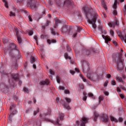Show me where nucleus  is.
Instances as JSON below:
<instances>
[{
  "instance_id": "nucleus-1",
  "label": "nucleus",
  "mask_w": 126,
  "mask_h": 126,
  "mask_svg": "<svg viewBox=\"0 0 126 126\" xmlns=\"http://www.w3.org/2000/svg\"><path fill=\"white\" fill-rule=\"evenodd\" d=\"M122 56H123V53H120L118 56V60L117 61L116 58H117V54H113L112 58L114 60L115 63L117 64V70L118 71H121L123 70L124 68V64L123 63V60H122Z\"/></svg>"
},
{
  "instance_id": "nucleus-2",
  "label": "nucleus",
  "mask_w": 126,
  "mask_h": 126,
  "mask_svg": "<svg viewBox=\"0 0 126 126\" xmlns=\"http://www.w3.org/2000/svg\"><path fill=\"white\" fill-rule=\"evenodd\" d=\"M44 120L46 122H50L51 123H52V124H54V125H57V126H62V124H60L59 122L63 120V114H60L56 122H54L53 120H50L48 118H44Z\"/></svg>"
},
{
  "instance_id": "nucleus-3",
  "label": "nucleus",
  "mask_w": 126,
  "mask_h": 126,
  "mask_svg": "<svg viewBox=\"0 0 126 126\" xmlns=\"http://www.w3.org/2000/svg\"><path fill=\"white\" fill-rule=\"evenodd\" d=\"M98 17V14L97 13H94V16L93 17V19L89 20V23L90 24L92 25V27H93L94 29H96L97 28V26H96V21L97 20V18Z\"/></svg>"
},
{
  "instance_id": "nucleus-4",
  "label": "nucleus",
  "mask_w": 126,
  "mask_h": 126,
  "mask_svg": "<svg viewBox=\"0 0 126 126\" xmlns=\"http://www.w3.org/2000/svg\"><path fill=\"white\" fill-rule=\"evenodd\" d=\"M14 30L16 34L18 42L19 43V44H20V43L22 42V39H21V36H20V35H19V33H20L21 32L19 31L18 29H17L16 27L14 28Z\"/></svg>"
},
{
  "instance_id": "nucleus-5",
  "label": "nucleus",
  "mask_w": 126,
  "mask_h": 126,
  "mask_svg": "<svg viewBox=\"0 0 126 126\" xmlns=\"http://www.w3.org/2000/svg\"><path fill=\"white\" fill-rule=\"evenodd\" d=\"M28 3L32 9L36 10L37 8V5L35 3V0H30L28 1Z\"/></svg>"
},
{
  "instance_id": "nucleus-6",
  "label": "nucleus",
  "mask_w": 126,
  "mask_h": 126,
  "mask_svg": "<svg viewBox=\"0 0 126 126\" xmlns=\"http://www.w3.org/2000/svg\"><path fill=\"white\" fill-rule=\"evenodd\" d=\"M80 126H85V124L88 123V119L86 117H83L80 121Z\"/></svg>"
},
{
  "instance_id": "nucleus-7",
  "label": "nucleus",
  "mask_w": 126,
  "mask_h": 126,
  "mask_svg": "<svg viewBox=\"0 0 126 126\" xmlns=\"http://www.w3.org/2000/svg\"><path fill=\"white\" fill-rule=\"evenodd\" d=\"M101 120L104 123H108V121H109V118L108 117V115L106 114H102L101 116Z\"/></svg>"
},
{
  "instance_id": "nucleus-8",
  "label": "nucleus",
  "mask_w": 126,
  "mask_h": 126,
  "mask_svg": "<svg viewBox=\"0 0 126 126\" xmlns=\"http://www.w3.org/2000/svg\"><path fill=\"white\" fill-rule=\"evenodd\" d=\"M108 25L110 27H115V25H116L117 26H119V21H118V19H115V23H109L108 24Z\"/></svg>"
},
{
  "instance_id": "nucleus-9",
  "label": "nucleus",
  "mask_w": 126,
  "mask_h": 126,
  "mask_svg": "<svg viewBox=\"0 0 126 126\" xmlns=\"http://www.w3.org/2000/svg\"><path fill=\"white\" fill-rule=\"evenodd\" d=\"M9 50L10 51H13V50H17V47H16V45L14 43H11L10 44Z\"/></svg>"
},
{
  "instance_id": "nucleus-10",
  "label": "nucleus",
  "mask_w": 126,
  "mask_h": 126,
  "mask_svg": "<svg viewBox=\"0 0 126 126\" xmlns=\"http://www.w3.org/2000/svg\"><path fill=\"white\" fill-rule=\"evenodd\" d=\"M102 38L105 40V42L106 44H108L110 41H111V38L110 36H104V35H102Z\"/></svg>"
},
{
  "instance_id": "nucleus-11",
  "label": "nucleus",
  "mask_w": 126,
  "mask_h": 126,
  "mask_svg": "<svg viewBox=\"0 0 126 126\" xmlns=\"http://www.w3.org/2000/svg\"><path fill=\"white\" fill-rule=\"evenodd\" d=\"M50 83V81L49 80H47L45 81H42L39 83L40 85H48Z\"/></svg>"
},
{
  "instance_id": "nucleus-12",
  "label": "nucleus",
  "mask_w": 126,
  "mask_h": 126,
  "mask_svg": "<svg viewBox=\"0 0 126 126\" xmlns=\"http://www.w3.org/2000/svg\"><path fill=\"white\" fill-rule=\"evenodd\" d=\"M99 117V113H97V112L94 111V122H96L97 121V119H98Z\"/></svg>"
},
{
  "instance_id": "nucleus-13",
  "label": "nucleus",
  "mask_w": 126,
  "mask_h": 126,
  "mask_svg": "<svg viewBox=\"0 0 126 126\" xmlns=\"http://www.w3.org/2000/svg\"><path fill=\"white\" fill-rule=\"evenodd\" d=\"M116 79L117 81H119V82H121L122 84H125V82L123 81V79L121 78V77L116 76Z\"/></svg>"
},
{
  "instance_id": "nucleus-14",
  "label": "nucleus",
  "mask_w": 126,
  "mask_h": 126,
  "mask_svg": "<svg viewBox=\"0 0 126 126\" xmlns=\"http://www.w3.org/2000/svg\"><path fill=\"white\" fill-rule=\"evenodd\" d=\"M12 77L14 79V80H19V76H18V74H12Z\"/></svg>"
},
{
  "instance_id": "nucleus-15",
  "label": "nucleus",
  "mask_w": 126,
  "mask_h": 126,
  "mask_svg": "<svg viewBox=\"0 0 126 126\" xmlns=\"http://www.w3.org/2000/svg\"><path fill=\"white\" fill-rule=\"evenodd\" d=\"M13 116H14V113L11 112L8 118L9 122H10V123L12 122V117H13Z\"/></svg>"
},
{
  "instance_id": "nucleus-16",
  "label": "nucleus",
  "mask_w": 126,
  "mask_h": 126,
  "mask_svg": "<svg viewBox=\"0 0 126 126\" xmlns=\"http://www.w3.org/2000/svg\"><path fill=\"white\" fill-rule=\"evenodd\" d=\"M110 120L111 122H115V123H118L119 122V120L113 116H110Z\"/></svg>"
},
{
  "instance_id": "nucleus-17",
  "label": "nucleus",
  "mask_w": 126,
  "mask_h": 126,
  "mask_svg": "<svg viewBox=\"0 0 126 126\" xmlns=\"http://www.w3.org/2000/svg\"><path fill=\"white\" fill-rule=\"evenodd\" d=\"M59 23H63V21L58 19H57V20H55V24L56 26H58V24H59Z\"/></svg>"
},
{
  "instance_id": "nucleus-18",
  "label": "nucleus",
  "mask_w": 126,
  "mask_h": 126,
  "mask_svg": "<svg viewBox=\"0 0 126 126\" xmlns=\"http://www.w3.org/2000/svg\"><path fill=\"white\" fill-rule=\"evenodd\" d=\"M117 34H118L119 37H120V38H121V40H124V36H123V34H122L121 32L118 31Z\"/></svg>"
},
{
  "instance_id": "nucleus-19",
  "label": "nucleus",
  "mask_w": 126,
  "mask_h": 126,
  "mask_svg": "<svg viewBox=\"0 0 126 126\" xmlns=\"http://www.w3.org/2000/svg\"><path fill=\"white\" fill-rule=\"evenodd\" d=\"M16 106V104H12L10 106V113H11V112L13 111V109L15 108Z\"/></svg>"
},
{
  "instance_id": "nucleus-20",
  "label": "nucleus",
  "mask_w": 126,
  "mask_h": 126,
  "mask_svg": "<svg viewBox=\"0 0 126 126\" xmlns=\"http://www.w3.org/2000/svg\"><path fill=\"white\" fill-rule=\"evenodd\" d=\"M57 41L55 39H52V40H50V39H47V43H48V44H52V43H56Z\"/></svg>"
},
{
  "instance_id": "nucleus-21",
  "label": "nucleus",
  "mask_w": 126,
  "mask_h": 126,
  "mask_svg": "<svg viewBox=\"0 0 126 126\" xmlns=\"http://www.w3.org/2000/svg\"><path fill=\"white\" fill-rule=\"evenodd\" d=\"M101 4H102L103 7L105 8V10L107 9V5H106V3H105V0H102L101 1Z\"/></svg>"
},
{
  "instance_id": "nucleus-22",
  "label": "nucleus",
  "mask_w": 126,
  "mask_h": 126,
  "mask_svg": "<svg viewBox=\"0 0 126 126\" xmlns=\"http://www.w3.org/2000/svg\"><path fill=\"white\" fill-rule=\"evenodd\" d=\"M64 57L65 59H66V60H67V59H68V60H70V61H71V57L68 56V55H67V53H64Z\"/></svg>"
},
{
  "instance_id": "nucleus-23",
  "label": "nucleus",
  "mask_w": 126,
  "mask_h": 126,
  "mask_svg": "<svg viewBox=\"0 0 126 126\" xmlns=\"http://www.w3.org/2000/svg\"><path fill=\"white\" fill-rule=\"evenodd\" d=\"M63 107L65 108V109H67V110H69V109H70V107L65 103H63Z\"/></svg>"
},
{
  "instance_id": "nucleus-24",
  "label": "nucleus",
  "mask_w": 126,
  "mask_h": 126,
  "mask_svg": "<svg viewBox=\"0 0 126 126\" xmlns=\"http://www.w3.org/2000/svg\"><path fill=\"white\" fill-rule=\"evenodd\" d=\"M83 95L84 96L83 97V101H86V100H87V96H86L87 94H86L85 92H83Z\"/></svg>"
},
{
  "instance_id": "nucleus-25",
  "label": "nucleus",
  "mask_w": 126,
  "mask_h": 126,
  "mask_svg": "<svg viewBox=\"0 0 126 126\" xmlns=\"http://www.w3.org/2000/svg\"><path fill=\"white\" fill-rule=\"evenodd\" d=\"M36 62V60L35 59V57L32 56L31 58V63H34Z\"/></svg>"
},
{
  "instance_id": "nucleus-26",
  "label": "nucleus",
  "mask_w": 126,
  "mask_h": 126,
  "mask_svg": "<svg viewBox=\"0 0 126 126\" xmlns=\"http://www.w3.org/2000/svg\"><path fill=\"white\" fill-rule=\"evenodd\" d=\"M51 33L52 34H53V35H59V33L56 32L55 31V30H54L53 29H51Z\"/></svg>"
},
{
  "instance_id": "nucleus-27",
  "label": "nucleus",
  "mask_w": 126,
  "mask_h": 126,
  "mask_svg": "<svg viewBox=\"0 0 126 126\" xmlns=\"http://www.w3.org/2000/svg\"><path fill=\"white\" fill-rule=\"evenodd\" d=\"M39 112V108H36V110L33 111V116H36L38 113Z\"/></svg>"
},
{
  "instance_id": "nucleus-28",
  "label": "nucleus",
  "mask_w": 126,
  "mask_h": 126,
  "mask_svg": "<svg viewBox=\"0 0 126 126\" xmlns=\"http://www.w3.org/2000/svg\"><path fill=\"white\" fill-rule=\"evenodd\" d=\"M3 2L4 3V6L6 8H8V5H7V1L6 0H2Z\"/></svg>"
},
{
  "instance_id": "nucleus-29",
  "label": "nucleus",
  "mask_w": 126,
  "mask_h": 126,
  "mask_svg": "<svg viewBox=\"0 0 126 126\" xmlns=\"http://www.w3.org/2000/svg\"><path fill=\"white\" fill-rule=\"evenodd\" d=\"M117 4H118V1H115L114 5H113V7L114 9H117Z\"/></svg>"
},
{
  "instance_id": "nucleus-30",
  "label": "nucleus",
  "mask_w": 126,
  "mask_h": 126,
  "mask_svg": "<svg viewBox=\"0 0 126 126\" xmlns=\"http://www.w3.org/2000/svg\"><path fill=\"white\" fill-rule=\"evenodd\" d=\"M88 96H89V97H92V98L94 100H95V96H94V95L93 94H92V93H89L88 94Z\"/></svg>"
},
{
  "instance_id": "nucleus-31",
  "label": "nucleus",
  "mask_w": 126,
  "mask_h": 126,
  "mask_svg": "<svg viewBox=\"0 0 126 126\" xmlns=\"http://www.w3.org/2000/svg\"><path fill=\"white\" fill-rule=\"evenodd\" d=\"M99 103H101V101L104 100V96H99L98 97Z\"/></svg>"
},
{
  "instance_id": "nucleus-32",
  "label": "nucleus",
  "mask_w": 126,
  "mask_h": 126,
  "mask_svg": "<svg viewBox=\"0 0 126 126\" xmlns=\"http://www.w3.org/2000/svg\"><path fill=\"white\" fill-rule=\"evenodd\" d=\"M61 31L62 32H67V28H65V27H64V28H62L61 29Z\"/></svg>"
},
{
  "instance_id": "nucleus-33",
  "label": "nucleus",
  "mask_w": 126,
  "mask_h": 126,
  "mask_svg": "<svg viewBox=\"0 0 126 126\" xmlns=\"http://www.w3.org/2000/svg\"><path fill=\"white\" fill-rule=\"evenodd\" d=\"M113 14L114 15H117L118 14V12L117 11V9H114L113 11Z\"/></svg>"
},
{
  "instance_id": "nucleus-34",
  "label": "nucleus",
  "mask_w": 126,
  "mask_h": 126,
  "mask_svg": "<svg viewBox=\"0 0 126 126\" xmlns=\"http://www.w3.org/2000/svg\"><path fill=\"white\" fill-rule=\"evenodd\" d=\"M124 15L126 17V5H125L124 6Z\"/></svg>"
},
{
  "instance_id": "nucleus-35",
  "label": "nucleus",
  "mask_w": 126,
  "mask_h": 126,
  "mask_svg": "<svg viewBox=\"0 0 126 126\" xmlns=\"http://www.w3.org/2000/svg\"><path fill=\"white\" fill-rule=\"evenodd\" d=\"M56 80H57L58 83H60L61 78H60V77L58 76L57 77H56Z\"/></svg>"
},
{
  "instance_id": "nucleus-36",
  "label": "nucleus",
  "mask_w": 126,
  "mask_h": 126,
  "mask_svg": "<svg viewBox=\"0 0 126 126\" xmlns=\"http://www.w3.org/2000/svg\"><path fill=\"white\" fill-rule=\"evenodd\" d=\"M65 100H66V102H67V103H70L71 102V99H70V98H68V97H65Z\"/></svg>"
},
{
  "instance_id": "nucleus-37",
  "label": "nucleus",
  "mask_w": 126,
  "mask_h": 126,
  "mask_svg": "<svg viewBox=\"0 0 126 126\" xmlns=\"http://www.w3.org/2000/svg\"><path fill=\"white\" fill-rule=\"evenodd\" d=\"M81 30H82V28H81L80 27H77V32H78L79 33V32H80Z\"/></svg>"
},
{
  "instance_id": "nucleus-38",
  "label": "nucleus",
  "mask_w": 126,
  "mask_h": 126,
  "mask_svg": "<svg viewBox=\"0 0 126 126\" xmlns=\"http://www.w3.org/2000/svg\"><path fill=\"white\" fill-rule=\"evenodd\" d=\"M111 83L112 85H116L117 84L115 80H111Z\"/></svg>"
},
{
  "instance_id": "nucleus-39",
  "label": "nucleus",
  "mask_w": 126,
  "mask_h": 126,
  "mask_svg": "<svg viewBox=\"0 0 126 126\" xmlns=\"http://www.w3.org/2000/svg\"><path fill=\"white\" fill-rule=\"evenodd\" d=\"M47 115H51V109H48L47 113L45 114L44 117H45V116H47Z\"/></svg>"
},
{
  "instance_id": "nucleus-40",
  "label": "nucleus",
  "mask_w": 126,
  "mask_h": 126,
  "mask_svg": "<svg viewBox=\"0 0 126 126\" xmlns=\"http://www.w3.org/2000/svg\"><path fill=\"white\" fill-rule=\"evenodd\" d=\"M33 38L34 40H35L37 45H38V37H37V36H34Z\"/></svg>"
},
{
  "instance_id": "nucleus-41",
  "label": "nucleus",
  "mask_w": 126,
  "mask_h": 126,
  "mask_svg": "<svg viewBox=\"0 0 126 126\" xmlns=\"http://www.w3.org/2000/svg\"><path fill=\"white\" fill-rule=\"evenodd\" d=\"M28 18H29V21H30L31 22H32V21H33V19H32V17H31V15H29L28 16Z\"/></svg>"
},
{
  "instance_id": "nucleus-42",
  "label": "nucleus",
  "mask_w": 126,
  "mask_h": 126,
  "mask_svg": "<svg viewBox=\"0 0 126 126\" xmlns=\"http://www.w3.org/2000/svg\"><path fill=\"white\" fill-rule=\"evenodd\" d=\"M79 87L81 89H84V86L82 84H79Z\"/></svg>"
},
{
  "instance_id": "nucleus-43",
  "label": "nucleus",
  "mask_w": 126,
  "mask_h": 126,
  "mask_svg": "<svg viewBox=\"0 0 126 126\" xmlns=\"http://www.w3.org/2000/svg\"><path fill=\"white\" fill-rule=\"evenodd\" d=\"M59 89L60 90H64V87L62 86L59 87Z\"/></svg>"
},
{
  "instance_id": "nucleus-44",
  "label": "nucleus",
  "mask_w": 126,
  "mask_h": 126,
  "mask_svg": "<svg viewBox=\"0 0 126 126\" xmlns=\"http://www.w3.org/2000/svg\"><path fill=\"white\" fill-rule=\"evenodd\" d=\"M28 34L29 36H32L33 35V32L32 31H30L28 32Z\"/></svg>"
},
{
  "instance_id": "nucleus-45",
  "label": "nucleus",
  "mask_w": 126,
  "mask_h": 126,
  "mask_svg": "<svg viewBox=\"0 0 126 126\" xmlns=\"http://www.w3.org/2000/svg\"><path fill=\"white\" fill-rule=\"evenodd\" d=\"M108 83H109V81H106L104 84V87H106V86H107L108 85Z\"/></svg>"
},
{
  "instance_id": "nucleus-46",
  "label": "nucleus",
  "mask_w": 126,
  "mask_h": 126,
  "mask_svg": "<svg viewBox=\"0 0 126 126\" xmlns=\"http://www.w3.org/2000/svg\"><path fill=\"white\" fill-rule=\"evenodd\" d=\"M10 16H15V13L12 12H10Z\"/></svg>"
},
{
  "instance_id": "nucleus-47",
  "label": "nucleus",
  "mask_w": 126,
  "mask_h": 126,
  "mask_svg": "<svg viewBox=\"0 0 126 126\" xmlns=\"http://www.w3.org/2000/svg\"><path fill=\"white\" fill-rule=\"evenodd\" d=\"M84 11L86 14V17H87V18H88V12L86 11L85 9H84Z\"/></svg>"
},
{
  "instance_id": "nucleus-48",
  "label": "nucleus",
  "mask_w": 126,
  "mask_h": 126,
  "mask_svg": "<svg viewBox=\"0 0 126 126\" xmlns=\"http://www.w3.org/2000/svg\"><path fill=\"white\" fill-rule=\"evenodd\" d=\"M24 0H17V1L19 3H22V2H23V1H24Z\"/></svg>"
},
{
  "instance_id": "nucleus-49",
  "label": "nucleus",
  "mask_w": 126,
  "mask_h": 126,
  "mask_svg": "<svg viewBox=\"0 0 126 126\" xmlns=\"http://www.w3.org/2000/svg\"><path fill=\"white\" fill-rule=\"evenodd\" d=\"M66 49L67 52H71V49H70V47H69V46H66Z\"/></svg>"
},
{
  "instance_id": "nucleus-50",
  "label": "nucleus",
  "mask_w": 126,
  "mask_h": 126,
  "mask_svg": "<svg viewBox=\"0 0 126 126\" xmlns=\"http://www.w3.org/2000/svg\"><path fill=\"white\" fill-rule=\"evenodd\" d=\"M120 88L123 90H126V89L123 85H120Z\"/></svg>"
},
{
  "instance_id": "nucleus-51",
  "label": "nucleus",
  "mask_w": 126,
  "mask_h": 126,
  "mask_svg": "<svg viewBox=\"0 0 126 126\" xmlns=\"http://www.w3.org/2000/svg\"><path fill=\"white\" fill-rule=\"evenodd\" d=\"M74 126H79V121H77Z\"/></svg>"
},
{
  "instance_id": "nucleus-52",
  "label": "nucleus",
  "mask_w": 126,
  "mask_h": 126,
  "mask_svg": "<svg viewBox=\"0 0 126 126\" xmlns=\"http://www.w3.org/2000/svg\"><path fill=\"white\" fill-rule=\"evenodd\" d=\"M76 36H77V32H75L73 33L72 37H74V38H75V37H76Z\"/></svg>"
},
{
  "instance_id": "nucleus-53",
  "label": "nucleus",
  "mask_w": 126,
  "mask_h": 126,
  "mask_svg": "<svg viewBox=\"0 0 126 126\" xmlns=\"http://www.w3.org/2000/svg\"><path fill=\"white\" fill-rule=\"evenodd\" d=\"M110 34H111V36H114V31L113 30H110Z\"/></svg>"
},
{
  "instance_id": "nucleus-54",
  "label": "nucleus",
  "mask_w": 126,
  "mask_h": 126,
  "mask_svg": "<svg viewBox=\"0 0 126 126\" xmlns=\"http://www.w3.org/2000/svg\"><path fill=\"white\" fill-rule=\"evenodd\" d=\"M50 74H52V75H55V72H54V71H53L52 70H50Z\"/></svg>"
},
{
  "instance_id": "nucleus-55",
  "label": "nucleus",
  "mask_w": 126,
  "mask_h": 126,
  "mask_svg": "<svg viewBox=\"0 0 126 126\" xmlns=\"http://www.w3.org/2000/svg\"><path fill=\"white\" fill-rule=\"evenodd\" d=\"M65 94H69V91L68 90L64 91Z\"/></svg>"
},
{
  "instance_id": "nucleus-56",
  "label": "nucleus",
  "mask_w": 126,
  "mask_h": 126,
  "mask_svg": "<svg viewBox=\"0 0 126 126\" xmlns=\"http://www.w3.org/2000/svg\"><path fill=\"white\" fill-rule=\"evenodd\" d=\"M117 91L118 93H121V89H120V88L117 87Z\"/></svg>"
},
{
  "instance_id": "nucleus-57",
  "label": "nucleus",
  "mask_w": 126,
  "mask_h": 126,
  "mask_svg": "<svg viewBox=\"0 0 126 126\" xmlns=\"http://www.w3.org/2000/svg\"><path fill=\"white\" fill-rule=\"evenodd\" d=\"M122 41H124V42L126 43V34L125 37H124V39H122Z\"/></svg>"
},
{
  "instance_id": "nucleus-58",
  "label": "nucleus",
  "mask_w": 126,
  "mask_h": 126,
  "mask_svg": "<svg viewBox=\"0 0 126 126\" xmlns=\"http://www.w3.org/2000/svg\"><path fill=\"white\" fill-rule=\"evenodd\" d=\"M23 90L24 92H28V89L25 87L23 88Z\"/></svg>"
},
{
  "instance_id": "nucleus-59",
  "label": "nucleus",
  "mask_w": 126,
  "mask_h": 126,
  "mask_svg": "<svg viewBox=\"0 0 126 126\" xmlns=\"http://www.w3.org/2000/svg\"><path fill=\"white\" fill-rule=\"evenodd\" d=\"M101 34H107V32H106V31H101Z\"/></svg>"
},
{
  "instance_id": "nucleus-60",
  "label": "nucleus",
  "mask_w": 126,
  "mask_h": 126,
  "mask_svg": "<svg viewBox=\"0 0 126 126\" xmlns=\"http://www.w3.org/2000/svg\"><path fill=\"white\" fill-rule=\"evenodd\" d=\"M120 97L122 98V99H124V98H125V95L124 94H121Z\"/></svg>"
},
{
  "instance_id": "nucleus-61",
  "label": "nucleus",
  "mask_w": 126,
  "mask_h": 126,
  "mask_svg": "<svg viewBox=\"0 0 126 126\" xmlns=\"http://www.w3.org/2000/svg\"><path fill=\"white\" fill-rule=\"evenodd\" d=\"M51 23L50 21H48L46 23V26H49V25Z\"/></svg>"
},
{
  "instance_id": "nucleus-62",
  "label": "nucleus",
  "mask_w": 126,
  "mask_h": 126,
  "mask_svg": "<svg viewBox=\"0 0 126 126\" xmlns=\"http://www.w3.org/2000/svg\"><path fill=\"white\" fill-rule=\"evenodd\" d=\"M119 122H120V123H122V122H123V121H124V120L122 118H119Z\"/></svg>"
},
{
  "instance_id": "nucleus-63",
  "label": "nucleus",
  "mask_w": 126,
  "mask_h": 126,
  "mask_svg": "<svg viewBox=\"0 0 126 126\" xmlns=\"http://www.w3.org/2000/svg\"><path fill=\"white\" fill-rule=\"evenodd\" d=\"M70 73L72 75L74 74V73H75V71H73V70H71L70 71Z\"/></svg>"
},
{
  "instance_id": "nucleus-64",
  "label": "nucleus",
  "mask_w": 126,
  "mask_h": 126,
  "mask_svg": "<svg viewBox=\"0 0 126 126\" xmlns=\"http://www.w3.org/2000/svg\"><path fill=\"white\" fill-rule=\"evenodd\" d=\"M56 102L57 103H59V102H60V98L59 97H57L56 98Z\"/></svg>"
}]
</instances>
